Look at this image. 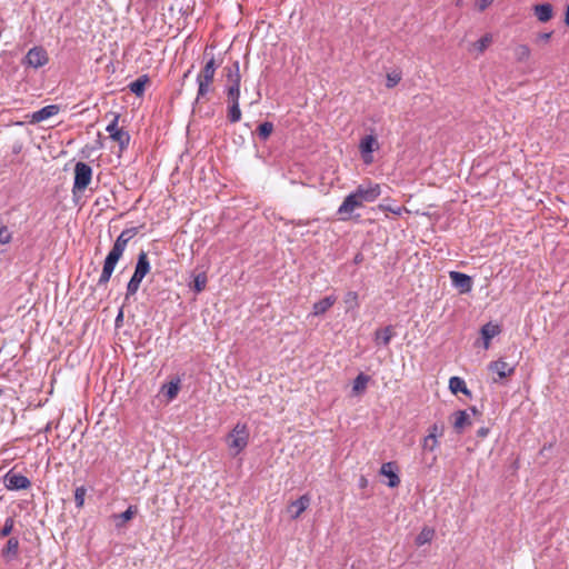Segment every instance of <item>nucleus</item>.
Segmentation results:
<instances>
[{
    "instance_id": "nucleus-1",
    "label": "nucleus",
    "mask_w": 569,
    "mask_h": 569,
    "mask_svg": "<svg viewBox=\"0 0 569 569\" xmlns=\"http://www.w3.org/2000/svg\"><path fill=\"white\" fill-rule=\"evenodd\" d=\"M223 73L227 78L226 94L229 103L227 118L231 123H237L241 120V110L239 107L241 84L239 61L236 60L231 66L224 67Z\"/></svg>"
},
{
    "instance_id": "nucleus-2",
    "label": "nucleus",
    "mask_w": 569,
    "mask_h": 569,
    "mask_svg": "<svg viewBox=\"0 0 569 569\" xmlns=\"http://www.w3.org/2000/svg\"><path fill=\"white\" fill-rule=\"evenodd\" d=\"M128 242L129 241H127V239L122 238L120 234L118 236L111 250L109 251V253L107 254V257L104 259L103 268H102L101 274L98 279V286H106L110 281V278L114 271V268H116L118 261L120 260V258L122 257V254L128 246Z\"/></svg>"
},
{
    "instance_id": "nucleus-3",
    "label": "nucleus",
    "mask_w": 569,
    "mask_h": 569,
    "mask_svg": "<svg viewBox=\"0 0 569 569\" xmlns=\"http://www.w3.org/2000/svg\"><path fill=\"white\" fill-rule=\"evenodd\" d=\"M249 436L248 426L241 422H238L229 432L227 443L233 457L239 455L248 446Z\"/></svg>"
},
{
    "instance_id": "nucleus-4",
    "label": "nucleus",
    "mask_w": 569,
    "mask_h": 569,
    "mask_svg": "<svg viewBox=\"0 0 569 569\" xmlns=\"http://www.w3.org/2000/svg\"><path fill=\"white\" fill-rule=\"evenodd\" d=\"M91 179L92 168L86 162H77L74 166L72 193L76 194L79 191H83L90 184Z\"/></svg>"
},
{
    "instance_id": "nucleus-5",
    "label": "nucleus",
    "mask_w": 569,
    "mask_h": 569,
    "mask_svg": "<svg viewBox=\"0 0 569 569\" xmlns=\"http://www.w3.org/2000/svg\"><path fill=\"white\" fill-rule=\"evenodd\" d=\"M49 62L47 50L41 46L31 48L24 56L22 63L33 69H39Z\"/></svg>"
},
{
    "instance_id": "nucleus-6",
    "label": "nucleus",
    "mask_w": 569,
    "mask_h": 569,
    "mask_svg": "<svg viewBox=\"0 0 569 569\" xmlns=\"http://www.w3.org/2000/svg\"><path fill=\"white\" fill-rule=\"evenodd\" d=\"M359 200L365 202H373L381 193V188L378 183L371 181L359 184L353 191Z\"/></svg>"
},
{
    "instance_id": "nucleus-7",
    "label": "nucleus",
    "mask_w": 569,
    "mask_h": 569,
    "mask_svg": "<svg viewBox=\"0 0 569 569\" xmlns=\"http://www.w3.org/2000/svg\"><path fill=\"white\" fill-rule=\"evenodd\" d=\"M119 116L114 114L112 121L107 126L106 130L109 132L110 138L118 142L121 149L129 146L130 136L127 131L118 128Z\"/></svg>"
},
{
    "instance_id": "nucleus-8",
    "label": "nucleus",
    "mask_w": 569,
    "mask_h": 569,
    "mask_svg": "<svg viewBox=\"0 0 569 569\" xmlns=\"http://www.w3.org/2000/svg\"><path fill=\"white\" fill-rule=\"evenodd\" d=\"M379 148L376 136H365L359 143V150L365 163L370 164L373 161L372 152Z\"/></svg>"
},
{
    "instance_id": "nucleus-9",
    "label": "nucleus",
    "mask_w": 569,
    "mask_h": 569,
    "mask_svg": "<svg viewBox=\"0 0 569 569\" xmlns=\"http://www.w3.org/2000/svg\"><path fill=\"white\" fill-rule=\"evenodd\" d=\"M4 486L8 490H26L31 487V481L26 476L10 470L4 476Z\"/></svg>"
},
{
    "instance_id": "nucleus-10",
    "label": "nucleus",
    "mask_w": 569,
    "mask_h": 569,
    "mask_svg": "<svg viewBox=\"0 0 569 569\" xmlns=\"http://www.w3.org/2000/svg\"><path fill=\"white\" fill-rule=\"evenodd\" d=\"M362 202L359 200V198L356 196V193L352 191L349 193L342 203L338 208V214L341 216V220H347L350 214L358 208L362 207Z\"/></svg>"
},
{
    "instance_id": "nucleus-11",
    "label": "nucleus",
    "mask_w": 569,
    "mask_h": 569,
    "mask_svg": "<svg viewBox=\"0 0 569 569\" xmlns=\"http://www.w3.org/2000/svg\"><path fill=\"white\" fill-rule=\"evenodd\" d=\"M449 277L452 286L459 290L460 293H468L472 290V278L459 271H450Z\"/></svg>"
},
{
    "instance_id": "nucleus-12",
    "label": "nucleus",
    "mask_w": 569,
    "mask_h": 569,
    "mask_svg": "<svg viewBox=\"0 0 569 569\" xmlns=\"http://www.w3.org/2000/svg\"><path fill=\"white\" fill-rule=\"evenodd\" d=\"M310 502L311 498L309 497V495H302L287 507V512L289 513L291 519H297L303 511L308 509Z\"/></svg>"
},
{
    "instance_id": "nucleus-13",
    "label": "nucleus",
    "mask_w": 569,
    "mask_h": 569,
    "mask_svg": "<svg viewBox=\"0 0 569 569\" xmlns=\"http://www.w3.org/2000/svg\"><path fill=\"white\" fill-rule=\"evenodd\" d=\"M150 270L151 266L147 252L140 251L132 277L142 281L143 278L150 272Z\"/></svg>"
},
{
    "instance_id": "nucleus-14",
    "label": "nucleus",
    "mask_w": 569,
    "mask_h": 569,
    "mask_svg": "<svg viewBox=\"0 0 569 569\" xmlns=\"http://www.w3.org/2000/svg\"><path fill=\"white\" fill-rule=\"evenodd\" d=\"M19 556V539L17 537H10L6 543V546L1 550V557L10 562L18 558Z\"/></svg>"
},
{
    "instance_id": "nucleus-15",
    "label": "nucleus",
    "mask_w": 569,
    "mask_h": 569,
    "mask_svg": "<svg viewBox=\"0 0 569 569\" xmlns=\"http://www.w3.org/2000/svg\"><path fill=\"white\" fill-rule=\"evenodd\" d=\"M380 473L388 478V487L395 488L400 483V478L396 472L393 462H386L381 466Z\"/></svg>"
},
{
    "instance_id": "nucleus-16",
    "label": "nucleus",
    "mask_w": 569,
    "mask_h": 569,
    "mask_svg": "<svg viewBox=\"0 0 569 569\" xmlns=\"http://www.w3.org/2000/svg\"><path fill=\"white\" fill-rule=\"evenodd\" d=\"M489 369L495 371L498 375L499 379H503L513 373L515 366H510L505 360L499 359L497 361L491 362L489 365Z\"/></svg>"
},
{
    "instance_id": "nucleus-17",
    "label": "nucleus",
    "mask_w": 569,
    "mask_h": 569,
    "mask_svg": "<svg viewBox=\"0 0 569 569\" xmlns=\"http://www.w3.org/2000/svg\"><path fill=\"white\" fill-rule=\"evenodd\" d=\"M219 64L216 63V60L213 57H211L200 71V73L197 76V80H203L213 82L216 71L218 69Z\"/></svg>"
},
{
    "instance_id": "nucleus-18",
    "label": "nucleus",
    "mask_w": 569,
    "mask_h": 569,
    "mask_svg": "<svg viewBox=\"0 0 569 569\" xmlns=\"http://www.w3.org/2000/svg\"><path fill=\"white\" fill-rule=\"evenodd\" d=\"M59 112V107L56 104L46 106L38 111L33 112L31 116V122H41L44 121Z\"/></svg>"
},
{
    "instance_id": "nucleus-19",
    "label": "nucleus",
    "mask_w": 569,
    "mask_h": 569,
    "mask_svg": "<svg viewBox=\"0 0 569 569\" xmlns=\"http://www.w3.org/2000/svg\"><path fill=\"white\" fill-rule=\"evenodd\" d=\"M337 301V297L331 295L313 303L312 315L321 316L326 313Z\"/></svg>"
},
{
    "instance_id": "nucleus-20",
    "label": "nucleus",
    "mask_w": 569,
    "mask_h": 569,
    "mask_svg": "<svg viewBox=\"0 0 569 569\" xmlns=\"http://www.w3.org/2000/svg\"><path fill=\"white\" fill-rule=\"evenodd\" d=\"M137 513V507L129 506L128 509L121 513L113 515L112 519L114 521L116 528H122L124 527V523L129 520H131Z\"/></svg>"
},
{
    "instance_id": "nucleus-21",
    "label": "nucleus",
    "mask_w": 569,
    "mask_h": 569,
    "mask_svg": "<svg viewBox=\"0 0 569 569\" xmlns=\"http://www.w3.org/2000/svg\"><path fill=\"white\" fill-rule=\"evenodd\" d=\"M393 335H395L393 327L387 326L383 329L377 330L375 332V341L377 345H382V346L387 347L390 343Z\"/></svg>"
},
{
    "instance_id": "nucleus-22",
    "label": "nucleus",
    "mask_w": 569,
    "mask_h": 569,
    "mask_svg": "<svg viewBox=\"0 0 569 569\" xmlns=\"http://www.w3.org/2000/svg\"><path fill=\"white\" fill-rule=\"evenodd\" d=\"M500 333V328L498 325H492L491 322L486 323L481 328V337L483 339L485 348L487 349L490 345V340Z\"/></svg>"
},
{
    "instance_id": "nucleus-23",
    "label": "nucleus",
    "mask_w": 569,
    "mask_h": 569,
    "mask_svg": "<svg viewBox=\"0 0 569 569\" xmlns=\"http://www.w3.org/2000/svg\"><path fill=\"white\" fill-rule=\"evenodd\" d=\"M471 425L469 413L466 410H458L455 412L453 428L460 433L466 426Z\"/></svg>"
},
{
    "instance_id": "nucleus-24",
    "label": "nucleus",
    "mask_w": 569,
    "mask_h": 569,
    "mask_svg": "<svg viewBox=\"0 0 569 569\" xmlns=\"http://www.w3.org/2000/svg\"><path fill=\"white\" fill-rule=\"evenodd\" d=\"M535 14L541 22H547L552 18V7L549 3L535 6Z\"/></svg>"
},
{
    "instance_id": "nucleus-25",
    "label": "nucleus",
    "mask_w": 569,
    "mask_h": 569,
    "mask_svg": "<svg viewBox=\"0 0 569 569\" xmlns=\"http://www.w3.org/2000/svg\"><path fill=\"white\" fill-rule=\"evenodd\" d=\"M442 435H443L442 426L433 423L432 426L429 427L427 437H428V440H431L430 451H433L438 447V445H439L438 437H441Z\"/></svg>"
},
{
    "instance_id": "nucleus-26",
    "label": "nucleus",
    "mask_w": 569,
    "mask_h": 569,
    "mask_svg": "<svg viewBox=\"0 0 569 569\" xmlns=\"http://www.w3.org/2000/svg\"><path fill=\"white\" fill-rule=\"evenodd\" d=\"M149 81L148 76L143 74L139 77L137 80L132 81L129 84V89L132 93H134L137 97H140L144 93L146 90V83Z\"/></svg>"
},
{
    "instance_id": "nucleus-27",
    "label": "nucleus",
    "mask_w": 569,
    "mask_h": 569,
    "mask_svg": "<svg viewBox=\"0 0 569 569\" xmlns=\"http://www.w3.org/2000/svg\"><path fill=\"white\" fill-rule=\"evenodd\" d=\"M449 388L452 393L462 392L465 395H470V391L468 390L466 382L463 379L459 377H451L449 380Z\"/></svg>"
},
{
    "instance_id": "nucleus-28",
    "label": "nucleus",
    "mask_w": 569,
    "mask_h": 569,
    "mask_svg": "<svg viewBox=\"0 0 569 569\" xmlns=\"http://www.w3.org/2000/svg\"><path fill=\"white\" fill-rule=\"evenodd\" d=\"M370 380V377L365 373H359L356 379L353 380L352 391L355 393H361L366 390L367 385Z\"/></svg>"
},
{
    "instance_id": "nucleus-29",
    "label": "nucleus",
    "mask_w": 569,
    "mask_h": 569,
    "mask_svg": "<svg viewBox=\"0 0 569 569\" xmlns=\"http://www.w3.org/2000/svg\"><path fill=\"white\" fill-rule=\"evenodd\" d=\"M272 131H273V124L269 121L262 122L257 128V133H258L259 138L263 141H266L270 137Z\"/></svg>"
},
{
    "instance_id": "nucleus-30",
    "label": "nucleus",
    "mask_w": 569,
    "mask_h": 569,
    "mask_svg": "<svg viewBox=\"0 0 569 569\" xmlns=\"http://www.w3.org/2000/svg\"><path fill=\"white\" fill-rule=\"evenodd\" d=\"M435 531L430 528H423L421 532L416 538V545L417 546H423L425 543H428L431 541L433 537Z\"/></svg>"
},
{
    "instance_id": "nucleus-31",
    "label": "nucleus",
    "mask_w": 569,
    "mask_h": 569,
    "mask_svg": "<svg viewBox=\"0 0 569 569\" xmlns=\"http://www.w3.org/2000/svg\"><path fill=\"white\" fill-rule=\"evenodd\" d=\"M513 53L518 61H526L530 57V48L527 44H518L513 49Z\"/></svg>"
},
{
    "instance_id": "nucleus-32",
    "label": "nucleus",
    "mask_w": 569,
    "mask_h": 569,
    "mask_svg": "<svg viewBox=\"0 0 569 569\" xmlns=\"http://www.w3.org/2000/svg\"><path fill=\"white\" fill-rule=\"evenodd\" d=\"M141 280L138 278L131 277L129 282L127 283V291H126V300H129L130 297L134 296L141 284Z\"/></svg>"
},
{
    "instance_id": "nucleus-33",
    "label": "nucleus",
    "mask_w": 569,
    "mask_h": 569,
    "mask_svg": "<svg viewBox=\"0 0 569 569\" xmlns=\"http://www.w3.org/2000/svg\"><path fill=\"white\" fill-rule=\"evenodd\" d=\"M163 388H166V395L167 397L172 400L177 397L179 390H180V380L170 381L168 385H166Z\"/></svg>"
},
{
    "instance_id": "nucleus-34",
    "label": "nucleus",
    "mask_w": 569,
    "mask_h": 569,
    "mask_svg": "<svg viewBox=\"0 0 569 569\" xmlns=\"http://www.w3.org/2000/svg\"><path fill=\"white\" fill-rule=\"evenodd\" d=\"M198 84V92L196 102H198L202 97H204L210 90L212 82L203 81V80H196Z\"/></svg>"
},
{
    "instance_id": "nucleus-35",
    "label": "nucleus",
    "mask_w": 569,
    "mask_h": 569,
    "mask_svg": "<svg viewBox=\"0 0 569 569\" xmlns=\"http://www.w3.org/2000/svg\"><path fill=\"white\" fill-rule=\"evenodd\" d=\"M492 37L490 34H485L478 41L475 42L473 47L479 52L482 53L491 43Z\"/></svg>"
},
{
    "instance_id": "nucleus-36",
    "label": "nucleus",
    "mask_w": 569,
    "mask_h": 569,
    "mask_svg": "<svg viewBox=\"0 0 569 569\" xmlns=\"http://www.w3.org/2000/svg\"><path fill=\"white\" fill-rule=\"evenodd\" d=\"M86 493H87V489L84 487L81 486V487L76 488L74 501H76V506L78 508L83 507Z\"/></svg>"
},
{
    "instance_id": "nucleus-37",
    "label": "nucleus",
    "mask_w": 569,
    "mask_h": 569,
    "mask_svg": "<svg viewBox=\"0 0 569 569\" xmlns=\"http://www.w3.org/2000/svg\"><path fill=\"white\" fill-rule=\"evenodd\" d=\"M14 527V519L13 517H9L6 519L3 527L0 530V537H8Z\"/></svg>"
},
{
    "instance_id": "nucleus-38",
    "label": "nucleus",
    "mask_w": 569,
    "mask_h": 569,
    "mask_svg": "<svg viewBox=\"0 0 569 569\" xmlns=\"http://www.w3.org/2000/svg\"><path fill=\"white\" fill-rule=\"evenodd\" d=\"M207 284V277L204 273H199L194 277V290L201 292Z\"/></svg>"
},
{
    "instance_id": "nucleus-39",
    "label": "nucleus",
    "mask_w": 569,
    "mask_h": 569,
    "mask_svg": "<svg viewBox=\"0 0 569 569\" xmlns=\"http://www.w3.org/2000/svg\"><path fill=\"white\" fill-rule=\"evenodd\" d=\"M400 80H401V76L399 73H397V72L388 73L386 87L393 88L395 86H397L399 83Z\"/></svg>"
},
{
    "instance_id": "nucleus-40",
    "label": "nucleus",
    "mask_w": 569,
    "mask_h": 569,
    "mask_svg": "<svg viewBox=\"0 0 569 569\" xmlns=\"http://www.w3.org/2000/svg\"><path fill=\"white\" fill-rule=\"evenodd\" d=\"M345 302L350 307L355 308L358 307V293L355 291H349L345 296Z\"/></svg>"
},
{
    "instance_id": "nucleus-41",
    "label": "nucleus",
    "mask_w": 569,
    "mask_h": 569,
    "mask_svg": "<svg viewBox=\"0 0 569 569\" xmlns=\"http://www.w3.org/2000/svg\"><path fill=\"white\" fill-rule=\"evenodd\" d=\"M12 233L9 231V229L6 226L0 227V243L7 244L11 241Z\"/></svg>"
},
{
    "instance_id": "nucleus-42",
    "label": "nucleus",
    "mask_w": 569,
    "mask_h": 569,
    "mask_svg": "<svg viewBox=\"0 0 569 569\" xmlns=\"http://www.w3.org/2000/svg\"><path fill=\"white\" fill-rule=\"evenodd\" d=\"M138 233V228L137 227H131V228H127L124 229L120 236L124 239H127V241H130L134 236H137Z\"/></svg>"
},
{
    "instance_id": "nucleus-43",
    "label": "nucleus",
    "mask_w": 569,
    "mask_h": 569,
    "mask_svg": "<svg viewBox=\"0 0 569 569\" xmlns=\"http://www.w3.org/2000/svg\"><path fill=\"white\" fill-rule=\"evenodd\" d=\"M380 208L382 210L390 211V212H392L396 216H400L402 213V211L405 210V208L400 207V206L391 207V206H383V204H381Z\"/></svg>"
},
{
    "instance_id": "nucleus-44",
    "label": "nucleus",
    "mask_w": 569,
    "mask_h": 569,
    "mask_svg": "<svg viewBox=\"0 0 569 569\" xmlns=\"http://www.w3.org/2000/svg\"><path fill=\"white\" fill-rule=\"evenodd\" d=\"M492 2L493 0H479L477 2V8L479 11H485Z\"/></svg>"
},
{
    "instance_id": "nucleus-45",
    "label": "nucleus",
    "mask_w": 569,
    "mask_h": 569,
    "mask_svg": "<svg viewBox=\"0 0 569 569\" xmlns=\"http://www.w3.org/2000/svg\"><path fill=\"white\" fill-rule=\"evenodd\" d=\"M430 446H431V440H428V437L426 436L423 438L422 447H423L425 450H429L430 451Z\"/></svg>"
},
{
    "instance_id": "nucleus-46",
    "label": "nucleus",
    "mask_w": 569,
    "mask_h": 569,
    "mask_svg": "<svg viewBox=\"0 0 569 569\" xmlns=\"http://www.w3.org/2000/svg\"><path fill=\"white\" fill-rule=\"evenodd\" d=\"M488 432H489L488 428H480L477 433L479 437L485 438V437H487Z\"/></svg>"
},
{
    "instance_id": "nucleus-47",
    "label": "nucleus",
    "mask_w": 569,
    "mask_h": 569,
    "mask_svg": "<svg viewBox=\"0 0 569 569\" xmlns=\"http://www.w3.org/2000/svg\"><path fill=\"white\" fill-rule=\"evenodd\" d=\"M551 37V33L550 32H546V33H541L539 36V38L542 40V41H548Z\"/></svg>"
},
{
    "instance_id": "nucleus-48",
    "label": "nucleus",
    "mask_w": 569,
    "mask_h": 569,
    "mask_svg": "<svg viewBox=\"0 0 569 569\" xmlns=\"http://www.w3.org/2000/svg\"><path fill=\"white\" fill-rule=\"evenodd\" d=\"M363 257L361 253L356 254L355 257V263H360L362 261Z\"/></svg>"
},
{
    "instance_id": "nucleus-49",
    "label": "nucleus",
    "mask_w": 569,
    "mask_h": 569,
    "mask_svg": "<svg viewBox=\"0 0 569 569\" xmlns=\"http://www.w3.org/2000/svg\"><path fill=\"white\" fill-rule=\"evenodd\" d=\"M565 22H566V24L569 27V4H568L567 10H566V18H565Z\"/></svg>"
},
{
    "instance_id": "nucleus-50",
    "label": "nucleus",
    "mask_w": 569,
    "mask_h": 569,
    "mask_svg": "<svg viewBox=\"0 0 569 569\" xmlns=\"http://www.w3.org/2000/svg\"><path fill=\"white\" fill-rule=\"evenodd\" d=\"M470 410H471V412H472L473 415L478 413V410H477V408H476V407L470 408Z\"/></svg>"
},
{
    "instance_id": "nucleus-51",
    "label": "nucleus",
    "mask_w": 569,
    "mask_h": 569,
    "mask_svg": "<svg viewBox=\"0 0 569 569\" xmlns=\"http://www.w3.org/2000/svg\"><path fill=\"white\" fill-rule=\"evenodd\" d=\"M122 318V311L119 312V315L117 316V321L121 320Z\"/></svg>"
},
{
    "instance_id": "nucleus-52",
    "label": "nucleus",
    "mask_w": 569,
    "mask_h": 569,
    "mask_svg": "<svg viewBox=\"0 0 569 569\" xmlns=\"http://www.w3.org/2000/svg\"><path fill=\"white\" fill-rule=\"evenodd\" d=\"M190 72H191V69H189V70L183 74V78L189 77Z\"/></svg>"
},
{
    "instance_id": "nucleus-53",
    "label": "nucleus",
    "mask_w": 569,
    "mask_h": 569,
    "mask_svg": "<svg viewBox=\"0 0 569 569\" xmlns=\"http://www.w3.org/2000/svg\"><path fill=\"white\" fill-rule=\"evenodd\" d=\"M365 483H366V480L361 479V485L365 486Z\"/></svg>"
}]
</instances>
